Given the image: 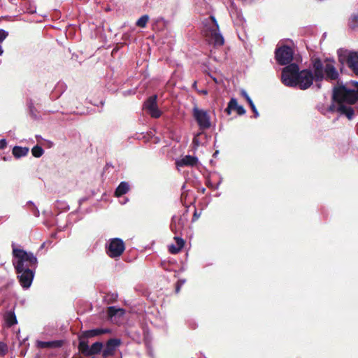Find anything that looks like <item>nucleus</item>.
I'll return each instance as SVG.
<instances>
[{"mask_svg": "<svg viewBox=\"0 0 358 358\" xmlns=\"http://www.w3.org/2000/svg\"><path fill=\"white\" fill-rule=\"evenodd\" d=\"M326 64L324 66L323 73L324 74V80H336L338 79L339 73L334 66V62L327 59L325 60Z\"/></svg>", "mask_w": 358, "mask_h": 358, "instance_id": "f8f14e48", "label": "nucleus"}, {"mask_svg": "<svg viewBox=\"0 0 358 358\" xmlns=\"http://www.w3.org/2000/svg\"><path fill=\"white\" fill-rule=\"evenodd\" d=\"M28 108H29V113L31 117L34 119H36L38 117V110L34 106L33 103L31 102L28 103Z\"/></svg>", "mask_w": 358, "mask_h": 358, "instance_id": "a878e982", "label": "nucleus"}, {"mask_svg": "<svg viewBox=\"0 0 358 358\" xmlns=\"http://www.w3.org/2000/svg\"><path fill=\"white\" fill-rule=\"evenodd\" d=\"M210 22H206L203 29V34L206 41L215 47L222 46L224 38L220 31L218 23L213 15L210 16Z\"/></svg>", "mask_w": 358, "mask_h": 358, "instance_id": "7ed1b4c3", "label": "nucleus"}, {"mask_svg": "<svg viewBox=\"0 0 358 358\" xmlns=\"http://www.w3.org/2000/svg\"><path fill=\"white\" fill-rule=\"evenodd\" d=\"M176 244H171L169 246V252L171 254H178L185 245V241L178 236H175Z\"/></svg>", "mask_w": 358, "mask_h": 358, "instance_id": "a211bd4d", "label": "nucleus"}, {"mask_svg": "<svg viewBox=\"0 0 358 358\" xmlns=\"http://www.w3.org/2000/svg\"><path fill=\"white\" fill-rule=\"evenodd\" d=\"M8 35V31H5L4 29H0V44L6 38Z\"/></svg>", "mask_w": 358, "mask_h": 358, "instance_id": "7c9ffc66", "label": "nucleus"}, {"mask_svg": "<svg viewBox=\"0 0 358 358\" xmlns=\"http://www.w3.org/2000/svg\"><path fill=\"white\" fill-rule=\"evenodd\" d=\"M13 155L17 159H19L21 157H22V146H15L13 148Z\"/></svg>", "mask_w": 358, "mask_h": 358, "instance_id": "bb28decb", "label": "nucleus"}, {"mask_svg": "<svg viewBox=\"0 0 358 358\" xmlns=\"http://www.w3.org/2000/svg\"><path fill=\"white\" fill-rule=\"evenodd\" d=\"M200 215H201V213H198L197 210L195 208L192 222H194L196 221L199 218Z\"/></svg>", "mask_w": 358, "mask_h": 358, "instance_id": "473e14b6", "label": "nucleus"}, {"mask_svg": "<svg viewBox=\"0 0 358 358\" xmlns=\"http://www.w3.org/2000/svg\"><path fill=\"white\" fill-rule=\"evenodd\" d=\"M187 210L180 217L173 216L170 225L171 231L178 234L183 229L187 220Z\"/></svg>", "mask_w": 358, "mask_h": 358, "instance_id": "ddd939ff", "label": "nucleus"}, {"mask_svg": "<svg viewBox=\"0 0 358 358\" xmlns=\"http://www.w3.org/2000/svg\"><path fill=\"white\" fill-rule=\"evenodd\" d=\"M346 63L353 73L358 76V52H349L346 58Z\"/></svg>", "mask_w": 358, "mask_h": 358, "instance_id": "2eb2a0df", "label": "nucleus"}, {"mask_svg": "<svg viewBox=\"0 0 358 358\" xmlns=\"http://www.w3.org/2000/svg\"><path fill=\"white\" fill-rule=\"evenodd\" d=\"M129 189V185L127 182H121L118 187L116 188L115 195L117 197L122 196L125 194Z\"/></svg>", "mask_w": 358, "mask_h": 358, "instance_id": "412c9836", "label": "nucleus"}, {"mask_svg": "<svg viewBox=\"0 0 358 358\" xmlns=\"http://www.w3.org/2000/svg\"><path fill=\"white\" fill-rule=\"evenodd\" d=\"M125 313V310L123 308H117L115 306H110L107 309V314L108 317L112 318L113 317L119 315L120 316Z\"/></svg>", "mask_w": 358, "mask_h": 358, "instance_id": "4be33fe9", "label": "nucleus"}, {"mask_svg": "<svg viewBox=\"0 0 358 358\" xmlns=\"http://www.w3.org/2000/svg\"><path fill=\"white\" fill-rule=\"evenodd\" d=\"M294 51L288 45H282L275 49V58L280 65H289L293 60Z\"/></svg>", "mask_w": 358, "mask_h": 358, "instance_id": "423d86ee", "label": "nucleus"}, {"mask_svg": "<svg viewBox=\"0 0 358 358\" xmlns=\"http://www.w3.org/2000/svg\"><path fill=\"white\" fill-rule=\"evenodd\" d=\"M231 110H236L237 114L239 115H243L245 113V110L242 106H239L238 104L237 100L235 98H231L228 103V106L225 109V112L227 115H230Z\"/></svg>", "mask_w": 358, "mask_h": 358, "instance_id": "dca6fc26", "label": "nucleus"}, {"mask_svg": "<svg viewBox=\"0 0 358 358\" xmlns=\"http://www.w3.org/2000/svg\"><path fill=\"white\" fill-rule=\"evenodd\" d=\"M4 320L8 327H12L17 322L16 315L13 311L6 312L4 315Z\"/></svg>", "mask_w": 358, "mask_h": 358, "instance_id": "aec40b11", "label": "nucleus"}, {"mask_svg": "<svg viewBox=\"0 0 358 358\" xmlns=\"http://www.w3.org/2000/svg\"><path fill=\"white\" fill-rule=\"evenodd\" d=\"M193 144L196 146H199V139L197 138V136H195L193 138Z\"/></svg>", "mask_w": 358, "mask_h": 358, "instance_id": "e433bc0d", "label": "nucleus"}, {"mask_svg": "<svg viewBox=\"0 0 358 358\" xmlns=\"http://www.w3.org/2000/svg\"><path fill=\"white\" fill-rule=\"evenodd\" d=\"M149 21V16L148 15H142L136 22V25L141 28H145Z\"/></svg>", "mask_w": 358, "mask_h": 358, "instance_id": "b1692460", "label": "nucleus"}, {"mask_svg": "<svg viewBox=\"0 0 358 358\" xmlns=\"http://www.w3.org/2000/svg\"><path fill=\"white\" fill-rule=\"evenodd\" d=\"M178 166H194L198 164V158L192 155H186L176 162Z\"/></svg>", "mask_w": 358, "mask_h": 358, "instance_id": "f3484780", "label": "nucleus"}, {"mask_svg": "<svg viewBox=\"0 0 358 358\" xmlns=\"http://www.w3.org/2000/svg\"><path fill=\"white\" fill-rule=\"evenodd\" d=\"M111 330L108 328H96L90 330L83 331L78 336V341H87V339L99 336L102 334H110Z\"/></svg>", "mask_w": 358, "mask_h": 358, "instance_id": "9b49d317", "label": "nucleus"}, {"mask_svg": "<svg viewBox=\"0 0 358 358\" xmlns=\"http://www.w3.org/2000/svg\"><path fill=\"white\" fill-rule=\"evenodd\" d=\"M7 146V142L5 138H3L0 141V150H3Z\"/></svg>", "mask_w": 358, "mask_h": 358, "instance_id": "72a5a7b5", "label": "nucleus"}, {"mask_svg": "<svg viewBox=\"0 0 358 358\" xmlns=\"http://www.w3.org/2000/svg\"><path fill=\"white\" fill-rule=\"evenodd\" d=\"M2 159H3L4 161H6V160H8V159L7 157H3Z\"/></svg>", "mask_w": 358, "mask_h": 358, "instance_id": "37998d69", "label": "nucleus"}, {"mask_svg": "<svg viewBox=\"0 0 358 358\" xmlns=\"http://www.w3.org/2000/svg\"><path fill=\"white\" fill-rule=\"evenodd\" d=\"M121 344L120 339L118 338H110L109 339L105 345V348L102 350L103 358H108L115 355L116 349Z\"/></svg>", "mask_w": 358, "mask_h": 358, "instance_id": "4468645a", "label": "nucleus"}, {"mask_svg": "<svg viewBox=\"0 0 358 358\" xmlns=\"http://www.w3.org/2000/svg\"><path fill=\"white\" fill-rule=\"evenodd\" d=\"M8 352V346L3 342H0V357H3Z\"/></svg>", "mask_w": 358, "mask_h": 358, "instance_id": "c85d7f7f", "label": "nucleus"}, {"mask_svg": "<svg viewBox=\"0 0 358 358\" xmlns=\"http://www.w3.org/2000/svg\"><path fill=\"white\" fill-rule=\"evenodd\" d=\"M338 104L332 101L331 104L329 106L328 110L329 112H337L338 113Z\"/></svg>", "mask_w": 358, "mask_h": 358, "instance_id": "2f4dec72", "label": "nucleus"}, {"mask_svg": "<svg viewBox=\"0 0 358 358\" xmlns=\"http://www.w3.org/2000/svg\"><path fill=\"white\" fill-rule=\"evenodd\" d=\"M331 101L338 104V113L352 120L355 115L353 108L350 106L358 101V93L355 90L347 88L343 84L334 86L332 90Z\"/></svg>", "mask_w": 358, "mask_h": 358, "instance_id": "f03ea898", "label": "nucleus"}, {"mask_svg": "<svg viewBox=\"0 0 358 358\" xmlns=\"http://www.w3.org/2000/svg\"><path fill=\"white\" fill-rule=\"evenodd\" d=\"M28 267L24 268V289L29 288L34 277V271L37 267L38 260L33 253L24 250V264Z\"/></svg>", "mask_w": 358, "mask_h": 358, "instance_id": "20e7f679", "label": "nucleus"}, {"mask_svg": "<svg viewBox=\"0 0 358 358\" xmlns=\"http://www.w3.org/2000/svg\"><path fill=\"white\" fill-rule=\"evenodd\" d=\"M3 50L1 45L0 44V56L3 54Z\"/></svg>", "mask_w": 358, "mask_h": 358, "instance_id": "a19ab883", "label": "nucleus"}, {"mask_svg": "<svg viewBox=\"0 0 358 358\" xmlns=\"http://www.w3.org/2000/svg\"><path fill=\"white\" fill-rule=\"evenodd\" d=\"M125 250L124 241L119 238H111L106 247V254L110 258L120 257Z\"/></svg>", "mask_w": 358, "mask_h": 358, "instance_id": "0eeeda50", "label": "nucleus"}, {"mask_svg": "<svg viewBox=\"0 0 358 358\" xmlns=\"http://www.w3.org/2000/svg\"><path fill=\"white\" fill-rule=\"evenodd\" d=\"M250 108H251V110H252V112L254 113L255 114V117H257L259 116V113L257 112V110L254 104V103L252 104V105H250Z\"/></svg>", "mask_w": 358, "mask_h": 358, "instance_id": "c9c22d12", "label": "nucleus"}, {"mask_svg": "<svg viewBox=\"0 0 358 358\" xmlns=\"http://www.w3.org/2000/svg\"><path fill=\"white\" fill-rule=\"evenodd\" d=\"M179 289H180V288H179V287H178L176 288V292H177L179 291Z\"/></svg>", "mask_w": 358, "mask_h": 358, "instance_id": "c03bdc74", "label": "nucleus"}, {"mask_svg": "<svg viewBox=\"0 0 358 358\" xmlns=\"http://www.w3.org/2000/svg\"><path fill=\"white\" fill-rule=\"evenodd\" d=\"M23 150H24V155H25L29 152V148L24 147Z\"/></svg>", "mask_w": 358, "mask_h": 358, "instance_id": "58836bf2", "label": "nucleus"}, {"mask_svg": "<svg viewBox=\"0 0 358 358\" xmlns=\"http://www.w3.org/2000/svg\"><path fill=\"white\" fill-rule=\"evenodd\" d=\"M62 345V341H38L37 346L39 348H57Z\"/></svg>", "mask_w": 358, "mask_h": 358, "instance_id": "6ab92c4d", "label": "nucleus"}, {"mask_svg": "<svg viewBox=\"0 0 358 358\" xmlns=\"http://www.w3.org/2000/svg\"><path fill=\"white\" fill-rule=\"evenodd\" d=\"M103 348V343L97 341L94 343L90 347L88 341H80L78 343V349L79 352L85 357L93 356L102 352Z\"/></svg>", "mask_w": 358, "mask_h": 358, "instance_id": "1a4fd4ad", "label": "nucleus"}, {"mask_svg": "<svg viewBox=\"0 0 358 358\" xmlns=\"http://www.w3.org/2000/svg\"><path fill=\"white\" fill-rule=\"evenodd\" d=\"M338 60H339V62H340L343 63V62H344V58H343V57H342V55H338Z\"/></svg>", "mask_w": 358, "mask_h": 358, "instance_id": "4c0bfd02", "label": "nucleus"}, {"mask_svg": "<svg viewBox=\"0 0 358 358\" xmlns=\"http://www.w3.org/2000/svg\"><path fill=\"white\" fill-rule=\"evenodd\" d=\"M312 66L313 71L309 69L300 70L296 63L286 66L282 70V83L287 87L306 90L311 87L314 81L322 82L324 78L322 60L320 58L313 59Z\"/></svg>", "mask_w": 358, "mask_h": 358, "instance_id": "f257e3e1", "label": "nucleus"}, {"mask_svg": "<svg viewBox=\"0 0 358 358\" xmlns=\"http://www.w3.org/2000/svg\"><path fill=\"white\" fill-rule=\"evenodd\" d=\"M157 101V96L155 94L148 97L143 103V109L153 118H159L162 115Z\"/></svg>", "mask_w": 358, "mask_h": 358, "instance_id": "9d476101", "label": "nucleus"}, {"mask_svg": "<svg viewBox=\"0 0 358 358\" xmlns=\"http://www.w3.org/2000/svg\"><path fill=\"white\" fill-rule=\"evenodd\" d=\"M43 152H44L43 149L39 145H35L31 149V153H32L33 156L35 157H41L43 155Z\"/></svg>", "mask_w": 358, "mask_h": 358, "instance_id": "393cba45", "label": "nucleus"}, {"mask_svg": "<svg viewBox=\"0 0 358 358\" xmlns=\"http://www.w3.org/2000/svg\"><path fill=\"white\" fill-rule=\"evenodd\" d=\"M201 93L203 94H207L208 92H207V90H203V91H201Z\"/></svg>", "mask_w": 358, "mask_h": 358, "instance_id": "79ce46f5", "label": "nucleus"}, {"mask_svg": "<svg viewBox=\"0 0 358 358\" xmlns=\"http://www.w3.org/2000/svg\"><path fill=\"white\" fill-rule=\"evenodd\" d=\"M241 95L246 100L249 105H252L253 103L252 100L244 90L241 91Z\"/></svg>", "mask_w": 358, "mask_h": 358, "instance_id": "c756f323", "label": "nucleus"}, {"mask_svg": "<svg viewBox=\"0 0 358 358\" xmlns=\"http://www.w3.org/2000/svg\"><path fill=\"white\" fill-rule=\"evenodd\" d=\"M348 27L352 30H356L358 29V12L351 15L348 20Z\"/></svg>", "mask_w": 358, "mask_h": 358, "instance_id": "5701e85b", "label": "nucleus"}, {"mask_svg": "<svg viewBox=\"0 0 358 358\" xmlns=\"http://www.w3.org/2000/svg\"><path fill=\"white\" fill-rule=\"evenodd\" d=\"M117 294H108L105 296V301L107 303H113L117 301Z\"/></svg>", "mask_w": 358, "mask_h": 358, "instance_id": "cd10ccee", "label": "nucleus"}, {"mask_svg": "<svg viewBox=\"0 0 358 358\" xmlns=\"http://www.w3.org/2000/svg\"><path fill=\"white\" fill-rule=\"evenodd\" d=\"M192 116L199 129L206 130L211 127L210 116L207 110L200 109L195 105L192 108Z\"/></svg>", "mask_w": 358, "mask_h": 358, "instance_id": "39448f33", "label": "nucleus"}, {"mask_svg": "<svg viewBox=\"0 0 358 358\" xmlns=\"http://www.w3.org/2000/svg\"><path fill=\"white\" fill-rule=\"evenodd\" d=\"M34 215L35 216H38V215H39V212H38V210L37 209H36V210H34Z\"/></svg>", "mask_w": 358, "mask_h": 358, "instance_id": "ea45409f", "label": "nucleus"}, {"mask_svg": "<svg viewBox=\"0 0 358 358\" xmlns=\"http://www.w3.org/2000/svg\"><path fill=\"white\" fill-rule=\"evenodd\" d=\"M27 12L29 13H34L36 12V6L29 5V6L27 8Z\"/></svg>", "mask_w": 358, "mask_h": 358, "instance_id": "f704fd0d", "label": "nucleus"}, {"mask_svg": "<svg viewBox=\"0 0 358 358\" xmlns=\"http://www.w3.org/2000/svg\"><path fill=\"white\" fill-rule=\"evenodd\" d=\"M13 264L17 274L20 285L22 287V249L16 247L15 243H12Z\"/></svg>", "mask_w": 358, "mask_h": 358, "instance_id": "6e6552de", "label": "nucleus"}]
</instances>
